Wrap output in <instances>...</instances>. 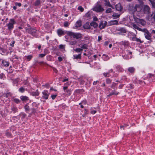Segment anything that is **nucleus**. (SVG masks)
I'll list each match as a JSON object with an SVG mask.
<instances>
[{"label": "nucleus", "mask_w": 155, "mask_h": 155, "mask_svg": "<svg viewBox=\"0 0 155 155\" xmlns=\"http://www.w3.org/2000/svg\"><path fill=\"white\" fill-rule=\"evenodd\" d=\"M102 39V38L101 37L99 36L98 37V41H99Z\"/></svg>", "instance_id": "6e6d98bb"}, {"label": "nucleus", "mask_w": 155, "mask_h": 155, "mask_svg": "<svg viewBox=\"0 0 155 155\" xmlns=\"http://www.w3.org/2000/svg\"><path fill=\"white\" fill-rule=\"evenodd\" d=\"M134 21L137 23L143 26L146 24V22L143 20L138 18L136 17H134Z\"/></svg>", "instance_id": "f257e3e1"}, {"label": "nucleus", "mask_w": 155, "mask_h": 155, "mask_svg": "<svg viewBox=\"0 0 155 155\" xmlns=\"http://www.w3.org/2000/svg\"><path fill=\"white\" fill-rule=\"evenodd\" d=\"M15 42V41H13L12 42V43L10 44V45L12 47L14 46V44Z\"/></svg>", "instance_id": "49530a36"}, {"label": "nucleus", "mask_w": 155, "mask_h": 155, "mask_svg": "<svg viewBox=\"0 0 155 155\" xmlns=\"http://www.w3.org/2000/svg\"><path fill=\"white\" fill-rule=\"evenodd\" d=\"M103 56L104 57V58L105 60H107L109 59V57L108 56L104 54Z\"/></svg>", "instance_id": "4c0bfd02"}, {"label": "nucleus", "mask_w": 155, "mask_h": 155, "mask_svg": "<svg viewBox=\"0 0 155 155\" xmlns=\"http://www.w3.org/2000/svg\"><path fill=\"white\" fill-rule=\"evenodd\" d=\"M58 61H61L62 60V58L61 57H58Z\"/></svg>", "instance_id": "09e8293b"}, {"label": "nucleus", "mask_w": 155, "mask_h": 155, "mask_svg": "<svg viewBox=\"0 0 155 155\" xmlns=\"http://www.w3.org/2000/svg\"><path fill=\"white\" fill-rule=\"evenodd\" d=\"M96 112V111L94 110H92L91 111V113L93 114H95Z\"/></svg>", "instance_id": "a18cd8bd"}, {"label": "nucleus", "mask_w": 155, "mask_h": 155, "mask_svg": "<svg viewBox=\"0 0 155 155\" xmlns=\"http://www.w3.org/2000/svg\"><path fill=\"white\" fill-rule=\"evenodd\" d=\"M70 24V23L68 21H65L64 23V26L65 27H68Z\"/></svg>", "instance_id": "72a5a7b5"}, {"label": "nucleus", "mask_w": 155, "mask_h": 155, "mask_svg": "<svg viewBox=\"0 0 155 155\" xmlns=\"http://www.w3.org/2000/svg\"><path fill=\"white\" fill-rule=\"evenodd\" d=\"M145 30L147 31L145 32H143L145 33L144 35L145 38L148 40H150L151 39V36L150 34L149 33L148 31L145 29Z\"/></svg>", "instance_id": "6e6552de"}, {"label": "nucleus", "mask_w": 155, "mask_h": 155, "mask_svg": "<svg viewBox=\"0 0 155 155\" xmlns=\"http://www.w3.org/2000/svg\"><path fill=\"white\" fill-rule=\"evenodd\" d=\"M3 74H1L0 75V78L2 79L3 78Z\"/></svg>", "instance_id": "680f3d73"}, {"label": "nucleus", "mask_w": 155, "mask_h": 155, "mask_svg": "<svg viewBox=\"0 0 155 155\" xmlns=\"http://www.w3.org/2000/svg\"><path fill=\"white\" fill-rule=\"evenodd\" d=\"M105 3H104V5L105 6H109L112 8H114L111 5L109 2V1H107L106 0H105Z\"/></svg>", "instance_id": "2eb2a0df"}, {"label": "nucleus", "mask_w": 155, "mask_h": 155, "mask_svg": "<svg viewBox=\"0 0 155 155\" xmlns=\"http://www.w3.org/2000/svg\"><path fill=\"white\" fill-rule=\"evenodd\" d=\"M136 11L139 12H142V8H141L140 5H136L133 9V12H135Z\"/></svg>", "instance_id": "423d86ee"}, {"label": "nucleus", "mask_w": 155, "mask_h": 155, "mask_svg": "<svg viewBox=\"0 0 155 155\" xmlns=\"http://www.w3.org/2000/svg\"><path fill=\"white\" fill-rule=\"evenodd\" d=\"M108 44V42L107 41H106L105 42L104 45L105 46L107 45Z\"/></svg>", "instance_id": "052dcab7"}, {"label": "nucleus", "mask_w": 155, "mask_h": 155, "mask_svg": "<svg viewBox=\"0 0 155 155\" xmlns=\"http://www.w3.org/2000/svg\"><path fill=\"white\" fill-rule=\"evenodd\" d=\"M114 92H111V93H110L108 95V96H111L113 95H114Z\"/></svg>", "instance_id": "603ef678"}, {"label": "nucleus", "mask_w": 155, "mask_h": 155, "mask_svg": "<svg viewBox=\"0 0 155 155\" xmlns=\"http://www.w3.org/2000/svg\"><path fill=\"white\" fill-rule=\"evenodd\" d=\"M115 84H114V83L113 84H112L111 85V87L112 88H114V87H115Z\"/></svg>", "instance_id": "3c124183"}, {"label": "nucleus", "mask_w": 155, "mask_h": 155, "mask_svg": "<svg viewBox=\"0 0 155 155\" xmlns=\"http://www.w3.org/2000/svg\"><path fill=\"white\" fill-rule=\"evenodd\" d=\"M19 90L21 92H23L24 91V89L22 87H21L20 88H19Z\"/></svg>", "instance_id": "c03bdc74"}, {"label": "nucleus", "mask_w": 155, "mask_h": 155, "mask_svg": "<svg viewBox=\"0 0 155 155\" xmlns=\"http://www.w3.org/2000/svg\"><path fill=\"white\" fill-rule=\"evenodd\" d=\"M14 102L17 103H18L19 102V100L17 99H15L13 100Z\"/></svg>", "instance_id": "e433bc0d"}, {"label": "nucleus", "mask_w": 155, "mask_h": 155, "mask_svg": "<svg viewBox=\"0 0 155 155\" xmlns=\"http://www.w3.org/2000/svg\"><path fill=\"white\" fill-rule=\"evenodd\" d=\"M113 70L112 69H111L109 71V73H110V72H113Z\"/></svg>", "instance_id": "338daca9"}, {"label": "nucleus", "mask_w": 155, "mask_h": 155, "mask_svg": "<svg viewBox=\"0 0 155 155\" xmlns=\"http://www.w3.org/2000/svg\"><path fill=\"white\" fill-rule=\"evenodd\" d=\"M78 9L80 10L81 12H83L84 11V9L81 6H79L78 7Z\"/></svg>", "instance_id": "473e14b6"}, {"label": "nucleus", "mask_w": 155, "mask_h": 155, "mask_svg": "<svg viewBox=\"0 0 155 155\" xmlns=\"http://www.w3.org/2000/svg\"><path fill=\"white\" fill-rule=\"evenodd\" d=\"M68 80V78H65V79H64L63 81V82H65V81H67Z\"/></svg>", "instance_id": "bf43d9fd"}, {"label": "nucleus", "mask_w": 155, "mask_h": 155, "mask_svg": "<svg viewBox=\"0 0 155 155\" xmlns=\"http://www.w3.org/2000/svg\"><path fill=\"white\" fill-rule=\"evenodd\" d=\"M93 20L94 21H97L98 19L97 18L96 16H94L93 18Z\"/></svg>", "instance_id": "58836bf2"}, {"label": "nucleus", "mask_w": 155, "mask_h": 155, "mask_svg": "<svg viewBox=\"0 0 155 155\" xmlns=\"http://www.w3.org/2000/svg\"><path fill=\"white\" fill-rule=\"evenodd\" d=\"M74 50L77 52H80L81 51H82V49L80 48H78L75 49H74Z\"/></svg>", "instance_id": "c756f323"}, {"label": "nucleus", "mask_w": 155, "mask_h": 155, "mask_svg": "<svg viewBox=\"0 0 155 155\" xmlns=\"http://www.w3.org/2000/svg\"><path fill=\"white\" fill-rule=\"evenodd\" d=\"M57 33L59 36H61L64 34V31L61 29H58L57 31Z\"/></svg>", "instance_id": "f3484780"}, {"label": "nucleus", "mask_w": 155, "mask_h": 155, "mask_svg": "<svg viewBox=\"0 0 155 155\" xmlns=\"http://www.w3.org/2000/svg\"><path fill=\"white\" fill-rule=\"evenodd\" d=\"M32 94L34 96H38L39 95V93L37 90H36V91L33 92L32 93Z\"/></svg>", "instance_id": "a878e982"}, {"label": "nucleus", "mask_w": 155, "mask_h": 155, "mask_svg": "<svg viewBox=\"0 0 155 155\" xmlns=\"http://www.w3.org/2000/svg\"><path fill=\"white\" fill-rule=\"evenodd\" d=\"M40 4V1L39 0L37 1L35 3V6H38Z\"/></svg>", "instance_id": "f704fd0d"}, {"label": "nucleus", "mask_w": 155, "mask_h": 155, "mask_svg": "<svg viewBox=\"0 0 155 155\" xmlns=\"http://www.w3.org/2000/svg\"><path fill=\"white\" fill-rule=\"evenodd\" d=\"M132 28L134 29H137L139 31L142 32H145L147 31L145 30V28L141 29L139 27V25L138 24H135L134 23H132Z\"/></svg>", "instance_id": "f03ea898"}, {"label": "nucleus", "mask_w": 155, "mask_h": 155, "mask_svg": "<svg viewBox=\"0 0 155 155\" xmlns=\"http://www.w3.org/2000/svg\"><path fill=\"white\" fill-rule=\"evenodd\" d=\"M85 16L86 17L89 18L91 16V14L89 12H88L85 14Z\"/></svg>", "instance_id": "c9c22d12"}, {"label": "nucleus", "mask_w": 155, "mask_h": 155, "mask_svg": "<svg viewBox=\"0 0 155 155\" xmlns=\"http://www.w3.org/2000/svg\"><path fill=\"white\" fill-rule=\"evenodd\" d=\"M135 69L133 67L129 68L128 69V71L130 73H133Z\"/></svg>", "instance_id": "5701e85b"}, {"label": "nucleus", "mask_w": 155, "mask_h": 155, "mask_svg": "<svg viewBox=\"0 0 155 155\" xmlns=\"http://www.w3.org/2000/svg\"><path fill=\"white\" fill-rule=\"evenodd\" d=\"M21 99L23 101H25L28 100V98L25 96H21Z\"/></svg>", "instance_id": "4be33fe9"}, {"label": "nucleus", "mask_w": 155, "mask_h": 155, "mask_svg": "<svg viewBox=\"0 0 155 155\" xmlns=\"http://www.w3.org/2000/svg\"><path fill=\"white\" fill-rule=\"evenodd\" d=\"M66 34L70 36L71 37H73L74 32L70 31H67L66 32Z\"/></svg>", "instance_id": "4468645a"}, {"label": "nucleus", "mask_w": 155, "mask_h": 155, "mask_svg": "<svg viewBox=\"0 0 155 155\" xmlns=\"http://www.w3.org/2000/svg\"><path fill=\"white\" fill-rule=\"evenodd\" d=\"M84 28L86 29H89L90 28V26L88 23H86L83 26Z\"/></svg>", "instance_id": "dca6fc26"}, {"label": "nucleus", "mask_w": 155, "mask_h": 155, "mask_svg": "<svg viewBox=\"0 0 155 155\" xmlns=\"http://www.w3.org/2000/svg\"><path fill=\"white\" fill-rule=\"evenodd\" d=\"M15 5H18V6L19 7L21 6V3H16L15 4Z\"/></svg>", "instance_id": "8fccbe9b"}, {"label": "nucleus", "mask_w": 155, "mask_h": 155, "mask_svg": "<svg viewBox=\"0 0 155 155\" xmlns=\"http://www.w3.org/2000/svg\"><path fill=\"white\" fill-rule=\"evenodd\" d=\"M103 74L105 77H109L110 76V74H109V72L104 73Z\"/></svg>", "instance_id": "c85d7f7f"}, {"label": "nucleus", "mask_w": 155, "mask_h": 155, "mask_svg": "<svg viewBox=\"0 0 155 155\" xmlns=\"http://www.w3.org/2000/svg\"><path fill=\"white\" fill-rule=\"evenodd\" d=\"M118 31H122L124 33H126V30L123 28H120L118 29Z\"/></svg>", "instance_id": "bb28decb"}, {"label": "nucleus", "mask_w": 155, "mask_h": 155, "mask_svg": "<svg viewBox=\"0 0 155 155\" xmlns=\"http://www.w3.org/2000/svg\"><path fill=\"white\" fill-rule=\"evenodd\" d=\"M81 21H78L76 22L75 24V27L77 28L81 26Z\"/></svg>", "instance_id": "6ab92c4d"}, {"label": "nucleus", "mask_w": 155, "mask_h": 155, "mask_svg": "<svg viewBox=\"0 0 155 155\" xmlns=\"http://www.w3.org/2000/svg\"><path fill=\"white\" fill-rule=\"evenodd\" d=\"M81 47L82 48L84 49H87V46L86 44L82 45L81 46Z\"/></svg>", "instance_id": "7c9ffc66"}, {"label": "nucleus", "mask_w": 155, "mask_h": 155, "mask_svg": "<svg viewBox=\"0 0 155 155\" xmlns=\"http://www.w3.org/2000/svg\"><path fill=\"white\" fill-rule=\"evenodd\" d=\"M2 63L3 65L5 66H8L9 64L8 62L5 61H2Z\"/></svg>", "instance_id": "412c9836"}, {"label": "nucleus", "mask_w": 155, "mask_h": 155, "mask_svg": "<svg viewBox=\"0 0 155 155\" xmlns=\"http://www.w3.org/2000/svg\"><path fill=\"white\" fill-rule=\"evenodd\" d=\"M128 53H129V54L130 55V58H131V54H132V53H131V52H130V51H129L128 52Z\"/></svg>", "instance_id": "5fc2aeb1"}, {"label": "nucleus", "mask_w": 155, "mask_h": 155, "mask_svg": "<svg viewBox=\"0 0 155 155\" xmlns=\"http://www.w3.org/2000/svg\"><path fill=\"white\" fill-rule=\"evenodd\" d=\"M67 88V86H65V87H63V89L65 91Z\"/></svg>", "instance_id": "0e129e2a"}, {"label": "nucleus", "mask_w": 155, "mask_h": 155, "mask_svg": "<svg viewBox=\"0 0 155 155\" xmlns=\"http://www.w3.org/2000/svg\"><path fill=\"white\" fill-rule=\"evenodd\" d=\"M25 109L26 110H28V107L27 106H25Z\"/></svg>", "instance_id": "864d4df0"}, {"label": "nucleus", "mask_w": 155, "mask_h": 155, "mask_svg": "<svg viewBox=\"0 0 155 155\" xmlns=\"http://www.w3.org/2000/svg\"><path fill=\"white\" fill-rule=\"evenodd\" d=\"M150 8L147 5H144L142 6V12L144 14H148L149 13Z\"/></svg>", "instance_id": "39448f33"}, {"label": "nucleus", "mask_w": 155, "mask_h": 155, "mask_svg": "<svg viewBox=\"0 0 155 155\" xmlns=\"http://www.w3.org/2000/svg\"><path fill=\"white\" fill-rule=\"evenodd\" d=\"M132 41H136L137 42H141V40L139 38H137L135 36L133 37L131 39Z\"/></svg>", "instance_id": "a211bd4d"}, {"label": "nucleus", "mask_w": 155, "mask_h": 155, "mask_svg": "<svg viewBox=\"0 0 155 155\" xmlns=\"http://www.w3.org/2000/svg\"><path fill=\"white\" fill-rule=\"evenodd\" d=\"M114 92V94L115 95H117L118 94V92H116V91H114V92Z\"/></svg>", "instance_id": "4d7b16f0"}, {"label": "nucleus", "mask_w": 155, "mask_h": 155, "mask_svg": "<svg viewBox=\"0 0 155 155\" xmlns=\"http://www.w3.org/2000/svg\"><path fill=\"white\" fill-rule=\"evenodd\" d=\"M107 24V21H102L101 22L99 27L101 29H103L106 26Z\"/></svg>", "instance_id": "0eeeda50"}, {"label": "nucleus", "mask_w": 155, "mask_h": 155, "mask_svg": "<svg viewBox=\"0 0 155 155\" xmlns=\"http://www.w3.org/2000/svg\"><path fill=\"white\" fill-rule=\"evenodd\" d=\"M74 59H80L81 58V54H79L78 55H74Z\"/></svg>", "instance_id": "393cba45"}, {"label": "nucleus", "mask_w": 155, "mask_h": 155, "mask_svg": "<svg viewBox=\"0 0 155 155\" xmlns=\"http://www.w3.org/2000/svg\"><path fill=\"white\" fill-rule=\"evenodd\" d=\"M90 25L93 27L94 28H96L98 26V24L94 21H93L91 23Z\"/></svg>", "instance_id": "ddd939ff"}, {"label": "nucleus", "mask_w": 155, "mask_h": 155, "mask_svg": "<svg viewBox=\"0 0 155 155\" xmlns=\"http://www.w3.org/2000/svg\"><path fill=\"white\" fill-rule=\"evenodd\" d=\"M42 93L43 94L42 97L45 99H48L49 95L48 92L44 91L42 92Z\"/></svg>", "instance_id": "9d476101"}, {"label": "nucleus", "mask_w": 155, "mask_h": 155, "mask_svg": "<svg viewBox=\"0 0 155 155\" xmlns=\"http://www.w3.org/2000/svg\"><path fill=\"white\" fill-rule=\"evenodd\" d=\"M54 71L55 72L57 73L58 72V71L57 70V69L56 68H53Z\"/></svg>", "instance_id": "13d9d810"}, {"label": "nucleus", "mask_w": 155, "mask_h": 155, "mask_svg": "<svg viewBox=\"0 0 155 155\" xmlns=\"http://www.w3.org/2000/svg\"><path fill=\"white\" fill-rule=\"evenodd\" d=\"M77 43V41H71L70 42L69 44L71 45H76Z\"/></svg>", "instance_id": "b1692460"}, {"label": "nucleus", "mask_w": 155, "mask_h": 155, "mask_svg": "<svg viewBox=\"0 0 155 155\" xmlns=\"http://www.w3.org/2000/svg\"><path fill=\"white\" fill-rule=\"evenodd\" d=\"M15 23L16 22L14 19H11L10 20L9 23L7 25L9 30H11L13 28L14 25Z\"/></svg>", "instance_id": "20e7f679"}, {"label": "nucleus", "mask_w": 155, "mask_h": 155, "mask_svg": "<svg viewBox=\"0 0 155 155\" xmlns=\"http://www.w3.org/2000/svg\"><path fill=\"white\" fill-rule=\"evenodd\" d=\"M13 8L15 10H16L17 8L16 6H13Z\"/></svg>", "instance_id": "69168bd1"}, {"label": "nucleus", "mask_w": 155, "mask_h": 155, "mask_svg": "<svg viewBox=\"0 0 155 155\" xmlns=\"http://www.w3.org/2000/svg\"><path fill=\"white\" fill-rule=\"evenodd\" d=\"M57 96V95H56V94L53 95L51 96V97L53 99H54Z\"/></svg>", "instance_id": "79ce46f5"}, {"label": "nucleus", "mask_w": 155, "mask_h": 155, "mask_svg": "<svg viewBox=\"0 0 155 155\" xmlns=\"http://www.w3.org/2000/svg\"><path fill=\"white\" fill-rule=\"evenodd\" d=\"M106 81V82L108 84L110 83L111 82L110 80L109 79H107Z\"/></svg>", "instance_id": "de8ad7c7"}, {"label": "nucleus", "mask_w": 155, "mask_h": 155, "mask_svg": "<svg viewBox=\"0 0 155 155\" xmlns=\"http://www.w3.org/2000/svg\"><path fill=\"white\" fill-rule=\"evenodd\" d=\"M45 55H46L45 54H40L39 55V57H43L45 56Z\"/></svg>", "instance_id": "37998d69"}, {"label": "nucleus", "mask_w": 155, "mask_h": 155, "mask_svg": "<svg viewBox=\"0 0 155 155\" xmlns=\"http://www.w3.org/2000/svg\"><path fill=\"white\" fill-rule=\"evenodd\" d=\"M139 2V3L140 4V5H143V1L144 0H137Z\"/></svg>", "instance_id": "a19ab883"}, {"label": "nucleus", "mask_w": 155, "mask_h": 155, "mask_svg": "<svg viewBox=\"0 0 155 155\" xmlns=\"http://www.w3.org/2000/svg\"><path fill=\"white\" fill-rule=\"evenodd\" d=\"M64 47H65L64 45H59V48L60 49H64Z\"/></svg>", "instance_id": "ea45409f"}, {"label": "nucleus", "mask_w": 155, "mask_h": 155, "mask_svg": "<svg viewBox=\"0 0 155 155\" xmlns=\"http://www.w3.org/2000/svg\"><path fill=\"white\" fill-rule=\"evenodd\" d=\"M152 33H153L155 34V30H153L152 31Z\"/></svg>", "instance_id": "774afa93"}, {"label": "nucleus", "mask_w": 155, "mask_h": 155, "mask_svg": "<svg viewBox=\"0 0 155 155\" xmlns=\"http://www.w3.org/2000/svg\"><path fill=\"white\" fill-rule=\"evenodd\" d=\"M118 21L116 20L110 21L108 22L110 25H117L118 24Z\"/></svg>", "instance_id": "f8f14e48"}, {"label": "nucleus", "mask_w": 155, "mask_h": 155, "mask_svg": "<svg viewBox=\"0 0 155 155\" xmlns=\"http://www.w3.org/2000/svg\"><path fill=\"white\" fill-rule=\"evenodd\" d=\"M117 10L118 11H121L123 9L122 6L120 3L117 4L115 6Z\"/></svg>", "instance_id": "9b49d317"}, {"label": "nucleus", "mask_w": 155, "mask_h": 155, "mask_svg": "<svg viewBox=\"0 0 155 155\" xmlns=\"http://www.w3.org/2000/svg\"><path fill=\"white\" fill-rule=\"evenodd\" d=\"M112 10L111 8H108L106 10V13H110L112 12Z\"/></svg>", "instance_id": "2f4dec72"}, {"label": "nucleus", "mask_w": 155, "mask_h": 155, "mask_svg": "<svg viewBox=\"0 0 155 155\" xmlns=\"http://www.w3.org/2000/svg\"><path fill=\"white\" fill-rule=\"evenodd\" d=\"M120 15V14L117 13H114L113 15L112 16L114 17V19H116L117 18H119Z\"/></svg>", "instance_id": "aec40b11"}, {"label": "nucleus", "mask_w": 155, "mask_h": 155, "mask_svg": "<svg viewBox=\"0 0 155 155\" xmlns=\"http://www.w3.org/2000/svg\"><path fill=\"white\" fill-rule=\"evenodd\" d=\"M92 10L97 12H103L104 11V9L100 5H96L92 8Z\"/></svg>", "instance_id": "7ed1b4c3"}, {"label": "nucleus", "mask_w": 155, "mask_h": 155, "mask_svg": "<svg viewBox=\"0 0 155 155\" xmlns=\"http://www.w3.org/2000/svg\"><path fill=\"white\" fill-rule=\"evenodd\" d=\"M82 37V36L81 34L74 33L73 38L78 39L81 38Z\"/></svg>", "instance_id": "1a4fd4ad"}, {"label": "nucleus", "mask_w": 155, "mask_h": 155, "mask_svg": "<svg viewBox=\"0 0 155 155\" xmlns=\"http://www.w3.org/2000/svg\"><path fill=\"white\" fill-rule=\"evenodd\" d=\"M25 57L27 59L28 61H30L32 58V56L31 55L25 56Z\"/></svg>", "instance_id": "cd10ccee"}, {"label": "nucleus", "mask_w": 155, "mask_h": 155, "mask_svg": "<svg viewBox=\"0 0 155 155\" xmlns=\"http://www.w3.org/2000/svg\"><path fill=\"white\" fill-rule=\"evenodd\" d=\"M97 81H94L93 83V84H94V85L96 84H97Z\"/></svg>", "instance_id": "e2e57ef3"}]
</instances>
